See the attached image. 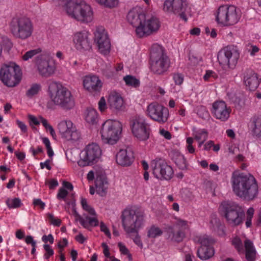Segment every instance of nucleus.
<instances>
[{"instance_id":"nucleus-1","label":"nucleus","mask_w":261,"mask_h":261,"mask_svg":"<svg viewBox=\"0 0 261 261\" xmlns=\"http://www.w3.org/2000/svg\"><path fill=\"white\" fill-rule=\"evenodd\" d=\"M127 19L136 28V35L140 38L156 32L160 27L158 19L154 17L146 19L145 15L139 8H134L130 10L127 14Z\"/></svg>"},{"instance_id":"nucleus-2","label":"nucleus","mask_w":261,"mask_h":261,"mask_svg":"<svg viewBox=\"0 0 261 261\" xmlns=\"http://www.w3.org/2000/svg\"><path fill=\"white\" fill-rule=\"evenodd\" d=\"M56 7L63 9L67 14L78 21L88 23L93 18L90 5L82 0H51Z\"/></svg>"},{"instance_id":"nucleus-3","label":"nucleus","mask_w":261,"mask_h":261,"mask_svg":"<svg viewBox=\"0 0 261 261\" xmlns=\"http://www.w3.org/2000/svg\"><path fill=\"white\" fill-rule=\"evenodd\" d=\"M231 182L234 193L241 198L251 200L258 194V185L255 178L249 174L233 173Z\"/></svg>"},{"instance_id":"nucleus-4","label":"nucleus","mask_w":261,"mask_h":261,"mask_svg":"<svg viewBox=\"0 0 261 261\" xmlns=\"http://www.w3.org/2000/svg\"><path fill=\"white\" fill-rule=\"evenodd\" d=\"M122 226L127 233H136L133 241L137 246L142 248L143 244L138 230L143 224L144 215L133 208H126L122 213L121 216Z\"/></svg>"},{"instance_id":"nucleus-5","label":"nucleus","mask_w":261,"mask_h":261,"mask_svg":"<svg viewBox=\"0 0 261 261\" xmlns=\"http://www.w3.org/2000/svg\"><path fill=\"white\" fill-rule=\"evenodd\" d=\"M48 94L53 103L64 109H70L74 106V101L70 91L61 84L49 80Z\"/></svg>"},{"instance_id":"nucleus-6","label":"nucleus","mask_w":261,"mask_h":261,"mask_svg":"<svg viewBox=\"0 0 261 261\" xmlns=\"http://www.w3.org/2000/svg\"><path fill=\"white\" fill-rule=\"evenodd\" d=\"M150 64L151 71L158 75L164 74L170 67V60L164 48L158 44H154L151 47Z\"/></svg>"},{"instance_id":"nucleus-7","label":"nucleus","mask_w":261,"mask_h":261,"mask_svg":"<svg viewBox=\"0 0 261 261\" xmlns=\"http://www.w3.org/2000/svg\"><path fill=\"white\" fill-rule=\"evenodd\" d=\"M219 210L229 224L238 226L243 223L245 218L244 212L236 202L223 201L219 206Z\"/></svg>"},{"instance_id":"nucleus-8","label":"nucleus","mask_w":261,"mask_h":261,"mask_svg":"<svg viewBox=\"0 0 261 261\" xmlns=\"http://www.w3.org/2000/svg\"><path fill=\"white\" fill-rule=\"evenodd\" d=\"M122 130V124L116 120L109 119L102 125L100 134L105 143L113 145L119 139Z\"/></svg>"},{"instance_id":"nucleus-9","label":"nucleus","mask_w":261,"mask_h":261,"mask_svg":"<svg viewBox=\"0 0 261 261\" xmlns=\"http://www.w3.org/2000/svg\"><path fill=\"white\" fill-rule=\"evenodd\" d=\"M216 20L219 24L228 26L236 24L239 20L240 10L233 5H224L220 6L216 12Z\"/></svg>"},{"instance_id":"nucleus-10","label":"nucleus","mask_w":261,"mask_h":261,"mask_svg":"<svg viewBox=\"0 0 261 261\" xmlns=\"http://www.w3.org/2000/svg\"><path fill=\"white\" fill-rule=\"evenodd\" d=\"M21 72L20 67L14 62L4 64L0 70V79L7 86H16L20 82Z\"/></svg>"},{"instance_id":"nucleus-11","label":"nucleus","mask_w":261,"mask_h":261,"mask_svg":"<svg viewBox=\"0 0 261 261\" xmlns=\"http://www.w3.org/2000/svg\"><path fill=\"white\" fill-rule=\"evenodd\" d=\"M240 57V53L236 46L229 45L221 49L218 54L217 58L220 65L224 67L233 69Z\"/></svg>"},{"instance_id":"nucleus-12","label":"nucleus","mask_w":261,"mask_h":261,"mask_svg":"<svg viewBox=\"0 0 261 261\" xmlns=\"http://www.w3.org/2000/svg\"><path fill=\"white\" fill-rule=\"evenodd\" d=\"M130 127L133 136L141 141L147 140L150 136V125L143 117L136 116L130 122Z\"/></svg>"},{"instance_id":"nucleus-13","label":"nucleus","mask_w":261,"mask_h":261,"mask_svg":"<svg viewBox=\"0 0 261 261\" xmlns=\"http://www.w3.org/2000/svg\"><path fill=\"white\" fill-rule=\"evenodd\" d=\"M145 114L151 120L160 124L165 123L169 117L168 108L157 102L149 103L147 106Z\"/></svg>"},{"instance_id":"nucleus-14","label":"nucleus","mask_w":261,"mask_h":261,"mask_svg":"<svg viewBox=\"0 0 261 261\" xmlns=\"http://www.w3.org/2000/svg\"><path fill=\"white\" fill-rule=\"evenodd\" d=\"M101 155V150L96 143L88 145L81 152L77 164L80 167L91 165L97 162Z\"/></svg>"},{"instance_id":"nucleus-15","label":"nucleus","mask_w":261,"mask_h":261,"mask_svg":"<svg viewBox=\"0 0 261 261\" xmlns=\"http://www.w3.org/2000/svg\"><path fill=\"white\" fill-rule=\"evenodd\" d=\"M11 31L16 37L25 39L31 36L33 25L29 18L21 17L17 19L15 25L12 26Z\"/></svg>"},{"instance_id":"nucleus-16","label":"nucleus","mask_w":261,"mask_h":261,"mask_svg":"<svg viewBox=\"0 0 261 261\" xmlns=\"http://www.w3.org/2000/svg\"><path fill=\"white\" fill-rule=\"evenodd\" d=\"M36 65L39 74L42 77H48L53 75L56 67L53 60L46 54L37 56Z\"/></svg>"},{"instance_id":"nucleus-17","label":"nucleus","mask_w":261,"mask_h":261,"mask_svg":"<svg viewBox=\"0 0 261 261\" xmlns=\"http://www.w3.org/2000/svg\"><path fill=\"white\" fill-rule=\"evenodd\" d=\"M194 241L201 244L198 249L197 254L201 260H207L211 258L215 253L214 248L212 246L213 242L207 236L200 235L196 236Z\"/></svg>"},{"instance_id":"nucleus-18","label":"nucleus","mask_w":261,"mask_h":261,"mask_svg":"<svg viewBox=\"0 0 261 261\" xmlns=\"http://www.w3.org/2000/svg\"><path fill=\"white\" fill-rule=\"evenodd\" d=\"M151 166L153 174L158 179L169 180L173 175L172 168L163 160H154Z\"/></svg>"},{"instance_id":"nucleus-19","label":"nucleus","mask_w":261,"mask_h":261,"mask_svg":"<svg viewBox=\"0 0 261 261\" xmlns=\"http://www.w3.org/2000/svg\"><path fill=\"white\" fill-rule=\"evenodd\" d=\"M163 10L166 12L178 14L182 20L187 21L186 14L187 4L184 0H166L164 3Z\"/></svg>"},{"instance_id":"nucleus-20","label":"nucleus","mask_w":261,"mask_h":261,"mask_svg":"<svg viewBox=\"0 0 261 261\" xmlns=\"http://www.w3.org/2000/svg\"><path fill=\"white\" fill-rule=\"evenodd\" d=\"M211 112L216 119L225 122L230 117L231 109L224 101L217 100L213 103Z\"/></svg>"},{"instance_id":"nucleus-21","label":"nucleus","mask_w":261,"mask_h":261,"mask_svg":"<svg viewBox=\"0 0 261 261\" xmlns=\"http://www.w3.org/2000/svg\"><path fill=\"white\" fill-rule=\"evenodd\" d=\"M94 41L101 54L107 55L109 53L111 48L110 41L107 33L102 27L96 29L94 32Z\"/></svg>"},{"instance_id":"nucleus-22","label":"nucleus","mask_w":261,"mask_h":261,"mask_svg":"<svg viewBox=\"0 0 261 261\" xmlns=\"http://www.w3.org/2000/svg\"><path fill=\"white\" fill-rule=\"evenodd\" d=\"M74 47L80 52L89 50L91 48V43L89 38V33L82 31L75 33L73 37Z\"/></svg>"},{"instance_id":"nucleus-23","label":"nucleus","mask_w":261,"mask_h":261,"mask_svg":"<svg viewBox=\"0 0 261 261\" xmlns=\"http://www.w3.org/2000/svg\"><path fill=\"white\" fill-rule=\"evenodd\" d=\"M83 86L89 92H99L102 87V83L97 76L89 75L84 78Z\"/></svg>"},{"instance_id":"nucleus-24","label":"nucleus","mask_w":261,"mask_h":261,"mask_svg":"<svg viewBox=\"0 0 261 261\" xmlns=\"http://www.w3.org/2000/svg\"><path fill=\"white\" fill-rule=\"evenodd\" d=\"M244 82L247 88L249 90H255L259 85L257 74L251 70H248L245 72Z\"/></svg>"},{"instance_id":"nucleus-25","label":"nucleus","mask_w":261,"mask_h":261,"mask_svg":"<svg viewBox=\"0 0 261 261\" xmlns=\"http://www.w3.org/2000/svg\"><path fill=\"white\" fill-rule=\"evenodd\" d=\"M133 161V152L126 149H120L116 155V162L121 166L130 165Z\"/></svg>"},{"instance_id":"nucleus-26","label":"nucleus","mask_w":261,"mask_h":261,"mask_svg":"<svg viewBox=\"0 0 261 261\" xmlns=\"http://www.w3.org/2000/svg\"><path fill=\"white\" fill-rule=\"evenodd\" d=\"M249 127L253 137L261 139V116L252 117Z\"/></svg>"},{"instance_id":"nucleus-27","label":"nucleus","mask_w":261,"mask_h":261,"mask_svg":"<svg viewBox=\"0 0 261 261\" xmlns=\"http://www.w3.org/2000/svg\"><path fill=\"white\" fill-rule=\"evenodd\" d=\"M108 104L112 110H119L123 105V100L118 93L111 92L109 96Z\"/></svg>"},{"instance_id":"nucleus-28","label":"nucleus","mask_w":261,"mask_h":261,"mask_svg":"<svg viewBox=\"0 0 261 261\" xmlns=\"http://www.w3.org/2000/svg\"><path fill=\"white\" fill-rule=\"evenodd\" d=\"M95 185L96 192L98 194L101 196L106 194L108 187V182L105 175H97L95 181Z\"/></svg>"},{"instance_id":"nucleus-29","label":"nucleus","mask_w":261,"mask_h":261,"mask_svg":"<svg viewBox=\"0 0 261 261\" xmlns=\"http://www.w3.org/2000/svg\"><path fill=\"white\" fill-rule=\"evenodd\" d=\"M168 238L170 240L176 242H180L185 237V232L182 230L170 228L168 230Z\"/></svg>"},{"instance_id":"nucleus-30","label":"nucleus","mask_w":261,"mask_h":261,"mask_svg":"<svg viewBox=\"0 0 261 261\" xmlns=\"http://www.w3.org/2000/svg\"><path fill=\"white\" fill-rule=\"evenodd\" d=\"M244 247L246 251V258L248 261H254L256 251L251 241L246 240L244 242Z\"/></svg>"},{"instance_id":"nucleus-31","label":"nucleus","mask_w":261,"mask_h":261,"mask_svg":"<svg viewBox=\"0 0 261 261\" xmlns=\"http://www.w3.org/2000/svg\"><path fill=\"white\" fill-rule=\"evenodd\" d=\"M192 132L193 138L196 141H206L208 138V132L204 128L193 127Z\"/></svg>"},{"instance_id":"nucleus-32","label":"nucleus","mask_w":261,"mask_h":261,"mask_svg":"<svg viewBox=\"0 0 261 261\" xmlns=\"http://www.w3.org/2000/svg\"><path fill=\"white\" fill-rule=\"evenodd\" d=\"M172 160L181 170L187 168V165L185 156L178 151H175L172 154Z\"/></svg>"},{"instance_id":"nucleus-33","label":"nucleus","mask_w":261,"mask_h":261,"mask_svg":"<svg viewBox=\"0 0 261 261\" xmlns=\"http://www.w3.org/2000/svg\"><path fill=\"white\" fill-rule=\"evenodd\" d=\"M42 86L39 83H33L25 92V95L29 98H32L36 96L41 90Z\"/></svg>"},{"instance_id":"nucleus-34","label":"nucleus","mask_w":261,"mask_h":261,"mask_svg":"<svg viewBox=\"0 0 261 261\" xmlns=\"http://www.w3.org/2000/svg\"><path fill=\"white\" fill-rule=\"evenodd\" d=\"M97 113L95 109L89 108L85 112V119L88 123L93 124L97 122Z\"/></svg>"},{"instance_id":"nucleus-35","label":"nucleus","mask_w":261,"mask_h":261,"mask_svg":"<svg viewBox=\"0 0 261 261\" xmlns=\"http://www.w3.org/2000/svg\"><path fill=\"white\" fill-rule=\"evenodd\" d=\"M80 224L85 228L88 229L89 227L96 226L98 224V220L96 218L86 216L85 218L80 219Z\"/></svg>"},{"instance_id":"nucleus-36","label":"nucleus","mask_w":261,"mask_h":261,"mask_svg":"<svg viewBox=\"0 0 261 261\" xmlns=\"http://www.w3.org/2000/svg\"><path fill=\"white\" fill-rule=\"evenodd\" d=\"M162 234V230L159 227L155 225H152L147 228V236L149 239H155L161 236Z\"/></svg>"},{"instance_id":"nucleus-37","label":"nucleus","mask_w":261,"mask_h":261,"mask_svg":"<svg viewBox=\"0 0 261 261\" xmlns=\"http://www.w3.org/2000/svg\"><path fill=\"white\" fill-rule=\"evenodd\" d=\"M72 125L73 123L70 120L62 121L59 123L58 129L63 137H66V136L68 133V131L72 128Z\"/></svg>"},{"instance_id":"nucleus-38","label":"nucleus","mask_w":261,"mask_h":261,"mask_svg":"<svg viewBox=\"0 0 261 261\" xmlns=\"http://www.w3.org/2000/svg\"><path fill=\"white\" fill-rule=\"evenodd\" d=\"M123 80L128 86L137 88L140 86V81L132 75H126L123 77Z\"/></svg>"},{"instance_id":"nucleus-39","label":"nucleus","mask_w":261,"mask_h":261,"mask_svg":"<svg viewBox=\"0 0 261 261\" xmlns=\"http://www.w3.org/2000/svg\"><path fill=\"white\" fill-rule=\"evenodd\" d=\"M6 203L9 208H17L22 205L21 201L19 198H8Z\"/></svg>"},{"instance_id":"nucleus-40","label":"nucleus","mask_w":261,"mask_h":261,"mask_svg":"<svg viewBox=\"0 0 261 261\" xmlns=\"http://www.w3.org/2000/svg\"><path fill=\"white\" fill-rule=\"evenodd\" d=\"M46 221L55 226H60L61 224V220L58 218L55 217L51 213H47L45 216Z\"/></svg>"},{"instance_id":"nucleus-41","label":"nucleus","mask_w":261,"mask_h":261,"mask_svg":"<svg viewBox=\"0 0 261 261\" xmlns=\"http://www.w3.org/2000/svg\"><path fill=\"white\" fill-rule=\"evenodd\" d=\"M39 119L40 120L42 125L45 128L46 132H49L53 138H55L56 137V135L55 131L52 126H51L50 124L48 123L47 120L44 118L43 117L39 116Z\"/></svg>"},{"instance_id":"nucleus-42","label":"nucleus","mask_w":261,"mask_h":261,"mask_svg":"<svg viewBox=\"0 0 261 261\" xmlns=\"http://www.w3.org/2000/svg\"><path fill=\"white\" fill-rule=\"evenodd\" d=\"M39 119L40 120L42 125L45 128L46 132H49L53 138H55L56 137V135L55 131L52 126H51L50 124L48 123L47 120L44 118L43 117L39 116Z\"/></svg>"},{"instance_id":"nucleus-43","label":"nucleus","mask_w":261,"mask_h":261,"mask_svg":"<svg viewBox=\"0 0 261 261\" xmlns=\"http://www.w3.org/2000/svg\"><path fill=\"white\" fill-rule=\"evenodd\" d=\"M39 119L40 120L42 125L45 128L46 132H49L53 138H55L56 137V135L55 131L52 126H51L50 124L48 123L47 120L44 118L43 117L39 116Z\"/></svg>"},{"instance_id":"nucleus-44","label":"nucleus","mask_w":261,"mask_h":261,"mask_svg":"<svg viewBox=\"0 0 261 261\" xmlns=\"http://www.w3.org/2000/svg\"><path fill=\"white\" fill-rule=\"evenodd\" d=\"M96 2L101 5L109 8H113L118 4V0H96Z\"/></svg>"},{"instance_id":"nucleus-45","label":"nucleus","mask_w":261,"mask_h":261,"mask_svg":"<svg viewBox=\"0 0 261 261\" xmlns=\"http://www.w3.org/2000/svg\"><path fill=\"white\" fill-rule=\"evenodd\" d=\"M80 137V133L76 130L75 127L72 126L70 130L68 131V133L66 136L65 138L67 140L76 141L79 139Z\"/></svg>"},{"instance_id":"nucleus-46","label":"nucleus","mask_w":261,"mask_h":261,"mask_svg":"<svg viewBox=\"0 0 261 261\" xmlns=\"http://www.w3.org/2000/svg\"><path fill=\"white\" fill-rule=\"evenodd\" d=\"M210 227L214 231H216L221 227L220 220L217 218L216 215H213L211 216L210 220Z\"/></svg>"},{"instance_id":"nucleus-47","label":"nucleus","mask_w":261,"mask_h":261,"mask_svg":"<svg viewBox=\"0 0 261 261\" xmlns=\"http://www.w3.org/2000/svg\"><path fill=\"white\" fill-rule=\"evenodd\" d=\"M41 51V50L40 48L30 50L25 53L22 56V59L24 61H28L30 59H32L34 56L39 54Z\"/></svg>"},{"instance_id":"nucleus-48","label":"nucleus","mask_w":261,"mask_h":261,"mask_svg":"<svg viewBox=\"0 0 261 261\" xmlns=\"http://www.w3.org/2000/svg\"><path fill=\"white\" fill-rule=\"evenodd\" d=\"M81 205L83 208L87 211L90 215L95 216L96 213L93 207L89 205L87 202V200L85 198H82L81 201Z\"/></svg>"},{"instance_id":"nucleus-49","label":"nucleus","mask_w":261,"mask_h":261,"mask_svg":"<svg viewBox=\"0 0 261 261\" xmlns=\"http://www.w3.org/2000/svg\"><path fill=\"white\" fill-rule=\"evenodd\" d=\"M175 228L178 230H182L184 232L188 229V222L181 219H177Z\"/></svg>"},{"instance_id":"nucleus-50","label":"nucleus","mask_w":261,"mask_h":261,"mask_svg":"<svg viewBox=\"0 0 261 261\" xmlns=\"http://www.w3.org/2000/svg\"><path fill=\"white\" fill-rule=\"evenodd\" d=\"M197 114L201 118L206 119L209 116L208 112L205 107L200 106L197 107Z\"/></svg>"},{"instance_id":"nucleus-51","label":"nucleus","mask_w":261,"mask_h":261,"mask_svg":"<svg viewBox=\"0 0 261 261\" xmlns=\"http://www.w3.org/2000/svg\"><path fill=\"white\" fill-rule=\"evenodd\" d=\"M232 244L237 250L238 252L241 253L244 251V247L241 239L238 237H236L232 240Z\"/></svg>"},{"instance_id":"nucleus-52","label":"nucleus","mask_w":261,"mask_h":261,"mask_svg":"<svg viewBox=\"0 0 261 261\" xmlns=\"http://www.w3.org/2000/svg\"><path fill=\"white\" fill-rule=\"evenodd\" d=\"M194 142V138L189 137L186 138V148L188 151L191 154H193L195 152V148L193 145Z\"/></svg>"},{"instance_id":"nucleus-53","label":"nucleus","mask_w":261,"mask_h":261,"mask_svg":"<svg viewBox=\"0 0 261 261\" xmlns=\"http://www.w3.org/2000/svg\"><path fill=\"white\" fill-rule=\"evenodd\" d=\"M102 72L103 75L107 78H112L115 73L114 68L110 65L106 66V68L102 69Z\"/></svg>"},{"instance_id":"nucleus-54","label":"nucleus","mask_w":261,"mask_h":261,"mask_svg":"<svg viewBox=\"0 0 261 261\" xmlns=\"http://www.w3.org/2000/svg\"><path fill=\"white\" fill-rule=\"evenodd\" d=\"M173 80L177 85H180L184 80V76L182 73H176L173 75Z\"/></svg>"},{"instance_id":"nucleus-55","label":"nucleus","mask_w":261,"mask_h":261,"mask_svg":"<svg viewBox=\"0 0 261 261\" xmlns=\"http://www.w3.org/2000/svg\"><path fill=\"white\" fill-rule=\"evenodd\" d=\"M43 248L45 251L44 255V258L48 259L51 256L54 255V251L48 244H45L43 245Z\"/></svg>"},{"instance_id":"nucleus-56","label":"nucleus","mask_w":261,"mask_h":261,"mask_svg":"<svg viewBox=\"0 0 261 261\" xmlns=\"http://www.w3.org/2000/svg\"><path fill=\"white\" fill-rule=\"evenodd\" d=\"M29 152L32 153V155L35 159H37V155L39 153H42L43 152V150L41 146H38L37 148L35 149L33 147H30Z\"/></svg>"},{"instance_id":"nucleus-57","label":"nucleus","mask_w":261,"mask_h":261,"mask_svg":"<svg viewBox=\"0 0 261 261\" xmlns=\"http://www.w3.org/2000/svg\"><path fill=\"white\" fill-rule=\"evenodd\" d=\"M28 118L31 126H32L33 124L35 125H38L41 123L39 117L38 119L35 116L32 115H29L28 116Z\"/></svg>"},{"instance_id":"nucleus-58","label":"nucleus","mask_w":261,"mask_h":261,"mask_svg":"<svg viewBox=\"0 0 261 261\" xmlns=\"http://www.w3.org/2000/svg\"><path fill=\"white\" fill-rule=\"evenodd\" d=\"M68 194V191L62 188L59 190L57 197L58 199H64Z\"/></svg>"},{"instance_id":"nucleus-59","label":"nucleus","mask_w":261,"mask_h":261,"mask_svg":"<svg viewBox=\"0 0 261 261\" xmlns=\"http://www.w3.org/2000/svg\"><path fill=\"white\" fill-rule=\"evenodd\" d=\"M98 108L101 112H103L107 108L106 100L103 97L100 98L98 102Z\"/></svg>"},{"instance_id":"nucleus-60","label":"nucleus","mask_w":261,"mask_h":261,"mask_svg":"<svg viewBox=\"0 0 261 261\" xmlns=\"http://www.w3.org/2000/svg\"><path fill=\"white\" fill-rule=\"evenodd\" d=\"M216 77V74L215 72L212 70H207L205 74L203 76V79L205 81H209L210 77Z\"/></svg>"},{"instance_id":"nucleus-61","label":"nucleus","mask_w":261,"mask_h":261,"mask_svg":"<svg viewBox=\"0 0 261 261\" xmlns=\"http://www.w3.org/2000/svg\"><path fill=\"white\" fill-rule=\"evenodd\" d=\"M100 230L105 233V234L109 238L111 237V233L109 229L103 222H101L100 224Z\"/></svg>"},{"instance_id":"nucleus-62","label":"nucleus","mask_w":261,"mask_h":261,"mask_svg":"<svg viewBox=\"0 0 261 261\" xmlns=\"http://www.w3.org/2000/svg\"><path fill=\"white\" fill-rule=\"evenodd\" d=\"M214 145V141L212 140H209L206 142H204V144L202 148V150L210 151Z\"/></svg>"},{"instance_id":"nucleus-63","label":"nucleus","mask_w":261,"mask_h":261,"mask_svg":"<svg viewBox=\"0 0 261 261\" xmlns=\"http://www.w3.org/2000/svg\"><path fill=\"white\" fill-rule=\"evenodd\" d=\"M16 124L18 125V127L21 129L22 133H25L27 132V126L24 122L19 120H17Z\"/></svg>"},{"instance_id":"nucleus-64","label":"nucleus","mask_w":261,"mask_h":261,"mask_svg":"<svg viewBox=\"0 0 261 261\" xmlns=\"http://www.w3.org/2000/svg\"><path fill=\"white\" fill-rule=\"evenodd\" d=\"M42 240L44 243L49 242L50 244H53L54 242V238L51 234H49L47 236L44 235L42 237Z\"/></svg>"}]
</instances>
